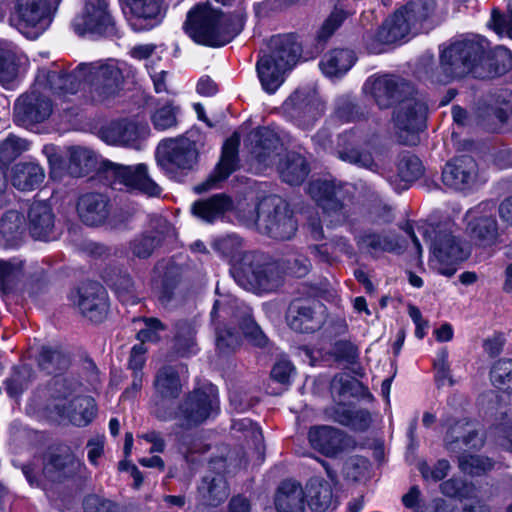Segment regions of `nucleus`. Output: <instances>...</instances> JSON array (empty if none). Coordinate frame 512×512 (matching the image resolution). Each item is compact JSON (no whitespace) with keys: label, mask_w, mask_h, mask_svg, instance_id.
<instances>
[{"label":"nucleus","mask_w":512,"mask_h":512,"mask_svg":"<svg viewBox=\"0 0 512 512\" xmlns=\"http://www.w3.org/2000/svg\"><path fill=\"white\" fill-rule=\"evenodd\" d=\"M243 28L238 14H224L209 4H198L189 11L184 24L186 33L197 43L220 47L229 43Z\"/></svg>","instance_id":"f257e3e1"},{"label":"nucleus","mask_w":512,"mask_h":512,"mask_svg":"<svg viewBox=\"0 0 512 512\" xmlns=\"http://www.w3.org/2000/svg\"><path fill=\"white\" fill-rule=\"evenodd\" d=\"M478 69L492 70L488 52L482 41L465 39L451 44L442 52L440 67L432 71L428 78L443 84L469 74L481 79Z\"/></svg>","instance_id":"f03ea898"},{"label":"nucleus","mask_w":512,"mask_h":512,"mask_svg":"<svg viewBox=\"0 0 512 512\" xmlns=\"http://www.w3.org/2000/svg\"><path fill=\"white\" fill-rule=\"evenodd\" d=\"M235 281L244 289L254 292H270L281 286L284 270L280 261L269 255L246 252L232 270Z\"/></svg>","instance_id":"7ed1b4c3"},{"label":"nucleus","mask_w":512,"mask_h":512,"mask_svg":"<svg viewBox=\"0 0 512 512\" xmlns=\"http://www.w3.org/2000/svg\"><path fill=\"white\" fill-rule=\"evenodd\" d=\"M251 214L246 225L272 239L290 240L296 234L298 223L294 213L288 203L278 196L265 197L251 210Z\"/></svg>","instance_id":"20e7f679"},{"label":"nucleus","mask_w":512,"mask_h":512,"mask_svg":"<svg viewBox=\"0 0 512 512\" xmlns=\"http://www.w3.org/2000/svg\"><path fill=\"white\" fill-rule=\"evenodd\" d=\"M218 412L217 389L212 384H205L187 393L177 408H172L171 420H176L180 428L189 430L203 424Z\"/></svg>","instance_id":"39448f33"},{"label":"nucleus","mask_w":512,"mask_h":512,"mask_svg":"<svg viewBox=\"0 0 512 512\" xmlns=\"http://www.w3.org/2000/svg\"><path fill=\"white\" fill-rule=\"evenodd\" d=\"M452 227L451 224H439L424 232L433 253L431 266L446 277L453 276L456 272L455 265L469 255L461 240L454 235Z\"/></svg>","instance_id":"423d86ee"},{"label":"nucleus","mask_w":512,"mask_h":512,"mask_svg":"<svg viewBox=\"0 0 512 512\" xmlns=\"http://www.w3.org/2000/svg\"><path fill=\"white\" fill-rule=\"evenodd\" d=\"M435 10L434 0H417L407 3L387 18L375 33L381 44H392L406 37L418 23L428 19Z\"/></svg>","instance_id":"0eeeda50"},{"label":"nucleus","mask_w":512,"mask_h":512,"mask_svg":"<svg viewBox=\"0 0 512 512\" xmlns=\"http://www.w3.org/2000/svg\"><path fill=\"white\" fill-rule=\"evenodd\" d=\"M77 72L81 74V86L87 84L92 101L98 103L115 97L124 81L121 69L113 61L81 63Z\"/></svg>","instance_id":"6e6552de"},{"label":"nucleus","mask_w":512,"mask_h":512,"mask_svg":"<svg viewBox=\"0 0 512 512\" xmlns=\"http://www.w3.org/2000/svg\"><path fill=\"white\" fill-rule=\"evenodd\" d=\"M10 24L29 39L37 38L51 22V10L45 0H15Z\"/></svg>","instance_id":"1a4fd4ad"},{"label":"nucleus","mask_w":512,"mask_h":512,"mask_svg":"<svg viewBox=\"0 0 512 512\" xmlns=\"http://www.w3.org/2000/svg\"><path fill=\"white\" fill-rule=\"evenodd\" d=\"M156 158L168 174L187 173L197 165L198 150L195 142L188 138L167 139L158 145Z\"/></svg>","instance_id":"9d476101"},{"label":"nucleus","mask_w":512,"mask_h":512,"mask_svg":"<svg viewBox=\"0 0 512 512\" xmlns=\"http://www.w3.org/2000/svg\"><path fill=\"white\" fill-rule=\"evenodd\" d=\"M364 91L380 109H388L416 94L414 86L405 79L393 75L372 76L364 84Z\"/></svg>","instance_id":"9b49d317"},{"label":"nucleus","mask_w":512,"mask_h":512,"mask_svg":"<svg viewBox=\"0 0 512 512\" xmlns=\"http://www.w3.org/2000/svg\"><path fill=\"white\" fill-rule=\"evenodd\" d=\"M72 27L80 36L86 33L112 36L117 33L108 0H86L82 13L73 19Z\"/></svg>","instance_id":"f8f14e48"},{"label":"nucleus","mask_w":512,"mask_h":512,"mask_svg":"<svg viewBox=\"0 0 512 512\" xmlns=\"http://www.w3.org/2000/svg\"><path fill=\"white\" fill-rule=\"evenodd\" d=\"M155 393L152 399L153 413L161 421L171 420L172 402L182 392V383L178 372L172 366L160 368L154 379Z\"/></svg>","instance_id":"ddd939ff"},{"label":"nucleus","mask_w":512,"mask_h":512,"mask_svg":"<svg viewBox=\"0 0 512 512\" xmlns=\"http://www.w3.org/2000/svg\"><path fill=\"white\" fill-rule=\"evenodd\" d=\"M284 114L298 126L308 128L324 112V104L316 91L297 89L283 103Z\"/></svg>","instance_id":"4468645a"},{"label":"nucleus","mask_w":512,"mask_h":512,"mask_svg":"<svg viewBox=\"0 0 512 512\" xmlns=\"http://www.w3.org/2000/svg\"><path fill=\"white\" fill-rule=\"evenodd\" d=\"M308 193L325 214L335 218L336 224H342L347 220L345 193L340 183L317 179L309 183Z\"/></svg>","instance_id":"2eb2a0df"},{"label":"nucleus","mask_w":512,"mask_h":512,"mask_svg":"<svg viewBox=\"0 0 512 512\" xmlns=\"http://www.w3.org/2000/svg\"><path fill=\"white\" fill-rule=\"evenodd\" d=\"M425 114L426 106L415 94L396 104L393 121L404 144H415V134L425 126Z\"/></svg>","instance_id":"dca6fc26"},{"label":"nucleus","mask_w":512,"mask_h":512,"mask_svg":"<svg viewBox=\"0 0 512 512\" xmlns=\"http://www.w3.org/2000/svg\"><path fill=\"white\" fill-rule=\"evenodd\" d=\"M325 306L313 299H294L288 306V326L299 333H314L325 323Z\"/></svg>","instance_id":"f3484780"},{"label":"nucleus","mask_w":512,"mask_h":512,"mask_svg":"<svg viewBox=\"0 0 512 512\" xmlns=\"http://www.w3.org/2000/svg\"><path fill=\"white\" fill-rule=\"evenodd\" d=\"M70 300L92 322H102L107 316L108 295L105 288L97 282L83 283L70 294Z\"/></svg>","instance_id":"a211bd4d"},{"label":"nucleus","mask_w":512,"mask_h":512,"mask_svg":"<svg viewBox=\"0 0 512 512\" xmlns=\"http://www.w3.org/2000/svg\"><path fill=\"white\" fill-rule=\"evenodd\" d=\"M466 218V231L472 240L482 246H489L496 242L498 222L495 216L494 203H480L467 212Z\"/></svg>","instance_id":"6ab92c4d"},{"label":"nucleus","mask_w":512,"mask_h":512,"mask_svg":"<svg viewBox=\"0 0 512 512\" xmlns=\"http://www.w3.org/2000/svg\"><path fill=\"white\" fill-rule=\"evenodd\" d=\"M512 115V92L500 90L489 102L479 104L475 110L477 126L488 132L499 131Z\"/></svg>","instance_id":"aec40b11"},{"label":"nucleus","mask_w":512,"mask_h":512,"mask_svg":"<svg viewBox=\"0 0 512 512\" xmlns=\"http://www.w3.org/2000/svg\"><path fill=\"white\" fill-rule=\"evenodd\" d=\"M53 105L48 95L32 85L30 92L20 96L14 105V119L21 126L45 121L52 113Z\"/></svg>","instance_id":"412c9836"},{"label":"nucleus","mask_w":512,"mask_h":512,"mask_svg":"<svg viewBox=\"0 0 512 512\" xmlns=\"http://www.w3.org/2000/svg\"><path fill=\"white\" fill-rule=\"evenodd\" d=\"M309 443L313 449L327 457H335L345 451L355 448V440L343 430L319 425L310 428Z\"/></svg>","instance_id":"4be33fe9"},{"label":"nucleus","mask_w":512,"mask_h":512,"mask_svg":"<svg viewBox=\"0 0 512 512\" xmlns=\"http://www.w3.org/2000/svg\"><path fill=\"white\" fill-rule=\"evenodd\" d=\"M101 138L108 144L139 148V142L149 135L146 123L127 119L109 123L100 130Z\"/></svg>","instance_id":"5701e85b"},{"label":"nucleus","mask_w":512,"mask_h":512,"mask_svg":"<svg viewBox=\"0 0 512 512\" xmlns=\"http://www.w3.org/2000/svg\"><path fill=\"white\" fill-rule=\"evenodd\" d=\"M115 178L113 188L117 184L147 194L148 196H159L162 189L148 175V169L145 164L136 166H123L115 164L109 171Z\"/></svg>","instance_id":"b1692460"},{"label":"nucleus","mask_w":512,"mask_h":512,"mask_svg":"<svg viewBox=\"0 0 512 512\" xmlns=\"http://www.w3.org/2000/svg\"><path fill=\"white\" fill-rule=\"evenodd\" d=\"M33 84L44 94L47 91L55 94H75L81 88V74L77 72V67L70 73L58 68H41Z\"/></svg>","instance_id":"393cba45"},{"label":"nucleus","mask_w":512,"mask_h":512,"mask_svg":"<svg viewBox=\"0 0 512 512\" xmlns=\"http://www.w3.org/2000/svg\"><path fill=\"white\" fill-rule=\"evenodd\" d=\"M478 174L477 163L469 155L453 158L442 171L443 183L455 190L470 189L476 182Z\"/></svg>","instance_id":"a878e982"},{"label":"nucleus","mask_w":512,"mask_h":512,"mask_svg":"<svg viewBox=\"0 0 512 512\" xmlns=\"http://www.w3.org/2000/svg\"><path fill=\"white\" fill-rule=\"evenodd\" d=\"M239 141L237 134L226 140L219 163L206 181L195 187L197 193L206 192L216 187L219 182L227 179L237 169Z\"/></svg>","instance_id":"bb28decb"},{"label":"nucleus","mask_w":512,"mask_h":512,"mask_svg":"<svg viewBox=\"0 0 512 512\" xmlns=\"http://www.w3.org/2000/svg\"><path fill=\"white\" fill-rule=\"evenodd\" d=\"M29 233L36 240L52 241L59 233L55 224V214L50 204L36 201L28 211Z\"/></svg>","instance_id":"cd10ccee"},{"label":"nucleus","mask_w":512,"mask_h":512,"mask_svg":"<svg viewBox=\"0 0 512 512\" xmlns=\"http://www.w3.org/2000/svg\"><path fill=\"white\" fill-rule=\"evenodd\" d=\"M444 443L448 451L456 453L464 448L480 449L484 440L474 423L460 419L448 426Z\"/></svg>","instance_id":"c85d7f7f"},{"label":"nucleus","mask_w":512,"mask_h":512,"mask_svg":"<svg viewBox=\"0 0 512 512\" xmlns=\"http://www.w3.org/2000/svg\"><path fill=\"white\" fill-rule=\"evenodd\" d=\"M248 140L251 154L259 165L269 167L275 162L281 141L272 129L268 127L255 129L249 134Z\"/></svg>","instance_id":"c756f323"},{"label":"nucleus","mask_w":512,"mask_h":512,"mask_svg":"<svg viewBox=\"0 0 512 512\" xmlns=\"http://www.w3.org/2000/svg\"><path fill=\"white\" fill-rule=\"evenodd\" d=\"M337 156L344 162L360 168L377 172L379 165L374 160L372 153L365 147L359 146L354 132L341 134L337 144Z\"/></svg>","instance_id":"7c9ffc66"},{"label":"nucleus","mask_w":512,"mask_h":512,"mask_svg":"<svg viewBox=\"0 0 512 512\" xmlns=\"http://www.w3.org/2000/svg\"><path fill=\"white\" fill-rule=\"evenodd\" d=\"M53 410L78 427L87 426L97 415V405L91 396L78 395L69 403H55Z\"/></svg>","instance_id":"2f4dec72"},{"label":"nucleus","mask_w":512,"mask_h":512,"mask_svg":"<svg viewBox=\"0 0 512 512\" xmlns=\"http://www.w3.org/2000/svg\"><path fill=\"white\" fill-rule=\"evenodd\" d=\"M169 228V223L165 219H153L151 221V230L135 236L130 241L129 249L131 253L140 259L149 258L155 249L161 246Z\"/></svg>","instance_id":"473e14b6"},{"label":"nucleus","mask_w":512,"mask_h":512,"mask_svg":"<svg viewBox=\"0 0 512 512\" xmlns=\"http://www.w3.org/2000/svg\"><path fill=\"white\" fill-rule=\"evenodd\" d=\"M111 210L110 201L101 193H86L79 197L77 212L80 219L89 226L103 224Z\"/></svg>","instance_id":"72a5a7b5"},{"label":"nucleus","mask_w":512,"mask_h":512,"mask_svg":"<svg viewBox=\"0 0 512 512\" xmlns=\"http://www.w3.org/2000/svg\"><path fill=\"white\" fill-rule=\"evenodd\" d=\"M356 244L359 250L377 255L383 252H402L406 247V242L397 237L388 234H381L371 229H365L355 236Z\"/></svg>","instance_id":"f704fd0d"},{"label":"nucleus","mask_w":512,"mask_h":512,"mask_svg":"<svg viewBox=\"0 0 512 512\" xmlns=\"http://www.w3.org/2000/svg\"><path fill=\"white\" fill-rule=\"evenodd\" d=\"M163 0H123L124 12L135 31L147 30L161 11Z\"/></svg>","instance_id":"c9c22d12"},{"label":"nucleus","mask_w":512,"mask_h":512,"mask_svg":"<svg viewBox=\"0 0 512 512\" xmlns=\"http://www.w3.org/2000/svg\"><path fill=\"white\" fill-rule=\"evenodd\" d=\"M302 53V46L293 33L274 35L268 42V53L275 61L292 69Z\"/></svg>","instance_id":"e433bc0d"},{"label":"nucleus","mask_w":512,"mask_h":512,"mask_svg":"<svg viewBox=\"0 0 512 512\" xmlns=\"http://www.w3.org/2000/svg\"><path fill=\"white\" fill-rule=\"evenodd\" d=\"M291 69L269 54L259 57L256 63V71L262 88L269 94L274 93L284 82L286 72Z\"/></svg>","instance_id":"4c0bfd02"},{"label":"nucleus","mask_w":512,"mask_h":512,"mask_svg":"<svg viewBox=\"0 0 512 512\" xmlns=\"http://www.w3.org/2000/svg\"><path fill=\"white\" fill-rule=\"evenodd\" d=\"M233 206L232 199L224 194H215L206 199L195 201L191 206L192 214L207 223H213L224 214L231 210Z\"/></svg>","instance_id":"58836bf2"},{"label":"nucleus","mask_w":512,"mask_h":512,"mask_svg":"<svg viewBox=\"0 0 512 512\" xmlns=\"http://www.w3.org/2000/svg\"><path fill=\"white\" fill-rule=\"evenodd\" d=\"M26 235V217L17 210H8L0 218V237L5 247L14 248L23 243Z\"/></svg>","instance_id":"ea45409f"},{"label":"nucleus","mask_w":512,"mask_h":512,"mask_svg":"<svg viewBox=\"0 0 512 512\" xmlns=\"http://www.w3.org/2000/svg\"><path fill=\"white\" fill-rule=\"evenodd\" d=\"M26 60L17 46L0 39V83L10 85L18 77L20 67Z\"/></svg>","instance_id":"a19ab883"},{"label":"nucleus","mask_w":512,"mask_h":512,"mask_svg":"<svg viewBox=\"0 0 512 512\" xmlns=\"http://www.w3.org/2000/svg\"><path fill=\"white\" fill-rule=\"evenodd\" d=\"M277 512H304V491L295 481H283L277 489L275 500Z\"/></svg>","instance_id":"79ce46f5"},{"label":"nucleus","mask_w":512,"mask_h":512,"mask_svg":"<svg viewBox=\"0 0 512 512\" xmlns=\"http://www.w3.org/2000/svg\"><path fill=\"white\" fill-rule=\"evenodd\" d=\"M228 496L227 482L220 474L204 476L197 489V500L213 507L222 504Z\"/></svg>","instance_id":"37998d69"},{"label":"nucleus","mask_w":512,"mask_h":512,"mask_svg":"<svg viewBox=\"0 0 512 512\" xmlns=\"http://www.w3.org/2000/svg\"><path fill=\"white\" fill-rule=\"evenodd\" d=\"M81 467V462L68 451L61 454H50L43 471L52 481H61L64 478L76 474Z\"/></svg>","instance_id":"c03bdc74"},{"label":"nucleus","mask_w":512,"mask_h":512,"mask_svg":"<svg viewBox=\"0 0 512 512\" xmlns=\"http://www.w3.org/2000/svg\"><path fill=\"white\" fill-rule=\"evenodd\" d=\"M44 178V169L34 162H20L12 168V185L20 191H32L38 188Z\"/></svg>","instance_id":"a18cd8bd"},{"label":"nucleus","mask_w":512,"mask_h":512,"mask_svg":"<svg viewBox=\"0 0 512 512\" xmlns=\"http://www.w3.org/2000/svg\"><path fill=\"white\" fill-rule=\"evenodd\" d=\"M308 504L314 512H325L337 506L332 486L321 478H312L307 484Z\"/></svg>","instance_id":"49530a36"},{"label":"nucleus","mask_w":512,"mask_h":512,"mask_svg":"<svg viewBox=\"0 0 512 512\" xmlns=\"http://www.w3.org/2000/svg\"><path fill=\"white\" fill-rule=\"evenodd\" d=\"M278 172L284 182L290 185H299L308 176L309 166L300 154L288 153L280 160Z\"/></svg>","instance_id":"de8ad7c7"},{"label":"nucleus","mask_w":512,"mask_h":512,"mask_svg":"<svg viewBox=\"0 0 512 512\" xmlns=\"http://www.w3.org/2000/svg\"><path fill=\"white\" fill-rule=\"evenodd\" d=\"M23 277V260L19 258L0 259V292L3 296L14 293Z\"/></svg>","instance_id":"09e8293b"},{"label":"nucleus","mask_w":512,"mask_h":512,"mask_svg":"<svg viewBox=\"0 0 512 512\" xmlns=\"http://www.w3.org/2000/svg\"><path fill=\"white\" fill-rule=\"evenodd\" d=\"M356 56L349 49H334L327 53L320 62V67L327 76L345 74L355 63Z\"/></svg>","instance_id":"8fccbe9b"},{"label":"nucleus","mask_w":512,"mask_h":512,"mask_svg":"<svg viewBox=\"0 0 512 512\" xmlns=\"http://www.w3.org/2000/svg\"><path fill=\"white\" fill-rule=\"evenodd\" d=\"M38 364L41 370L57 377L70 366V356L59 347L44 346L39 354Z\"/></svg>","instance_id":"3c124183"},{"label":"nucleus","mask_w":512,"mask_h":512,"mask_svg":"<svg viewBox=\"0 0 512 512\" xmlns=\"http://www.w3.org/2000/svg\"><path fill=\"white\" fill-rule=\"evenodd\" d=\"M68 173L73 177L88 174L97 163L95 153L85 147L73 146L68 148Z\"/></svg>","instance_id":"603ef678"},{"label":"nucleus","mask_w":512,"mask_h":512,"mask_svg":"<svg viewBox=\"0 0 512 512\" xmlns=\"http://www.w3.org/2000/svg\"><path fill=\"white\" fill-rule=\"evenodd\" d=\"M331 392L341 399L370 396L368 389L347 373L336 374L331 381Z\"/></svg>","instance_id":"864d4df0"},{"label":"nucleus","mask_w":512,"mask_h":512,"mask_svg":"<svg viewBox=\"0 0 512 512\" xmlns=\"http://www.w3.org/2000/svg\"><path fill=\"white\" fill-rule=\"evenodd\" d=\"M174 345L176 353L181 356H189L196 352L195 328L189 321L179 320L174 325Z\"/></svg>","instance_id":"5fc2aeb1"},{"label":"nucleus","mask_w":512,"mask_h":512,"mask_svg":"<svg viewBox=\"0 0 512 512\" xmlns=\"http://www.w3.org/2000/svg\"><path fill=\"white\" fill-rule=\"evenodd\" d=\"M82 384L73 376H57L53 379L50 393L53 402L50 404L51 409L55 403H69V401L78 396L81 391Z\"/></svg>","instance_id":"6e6d98bb"},{"label":"nucleus","mask_w":512,"mask_h":512,"mask_svg":"<svg viewBox=\"0 0 512 512\" xmlns=\"http://www.w3.org/2000/svg\"><path fill=\"white\" fill-rule=\"evenodd\" d=\"M488 52V60H490L492 70L478 69L481 79H491L501 76L512 69V54L504 47H497L493 51Z\"/></svg>","instance_id":"4d7b16f0"},{"label":"nucleus","mask_w":512,"mask_h":512,"mask_svg":"<svg viewBox=\"0 0 512 512\" xmlns=\"http://www.w3.org/2000/svg\"><path fill=\"white\" fill-rule=\"evenodd\" d=\"M495 461L484 455L463 454L458 457L459 469L471 476H481L494 469Z\"/></svg>","instance_id":"13d9d810"},{"label":"nucleus","mask_w":512,"mask_h":512,"mask_svg":"<svg viewBox=\"0 0 512 512\" xmlns=\"http://www.w3.org/2000/svg\"><path fill=\"white\" fill-rule=\"evenodd\" d=\"M397 172L402 181L413 182L423 174V165L417 156L403 152L398 156Z\"/></svg>","instance_id":"bf43d9fd"},{"label":"nucleus","mask_w":512,"mask_h":512,"mask_svg":"<svg viewBox=\"0 0 512 512\" xmlns=\"http://www.w3.org/2000/svg\"><path fill=\"white\" fill-rule=\"evenodd\" d=\"M347 18V13L343 9L335 8L328 18L323 22L317 32L316 42L318 48L323 49L327 41L334 32L343 24Z\"/></svg>","instance_id":"052dcab7"},{"label":"nucleus","mask_w":512,"mask_h":512,"mask_svg":"<svg viewBox=\"0 0 512 512\" xmlns=\"http://www.w3.org/2000/svg\"><path fill=\"white\" fill-rule=\"evenodd\" d=\"M493 384L501 389L512 393V359H499L490 371Z\"/></svg>","instance_id":"680f3d73"},{"label":"nucleus","mask_w":512,"mask_h":512,"mask_svg":"<svg viewBox=\"0 0 512 512\" xmlns=\"http://www.w3.org/2000/svg\"><path fill=\"white\" fill-rule=\"evenodd\" d=\"M32 378V370L27 365H21L14 369L12 375L5 381V389L10 397H18Z\"/></svg>","instance_id":"e2e57ef3"},{"label":"nucleus","mask_w":512,"mask_h":512,"mask_svg":"<svg viewBox=\"0 0 512 512\" xmlns=\"http://www.w3.org/2000/svg\"><path fill=\"white\" fill-rule=\"evenodd\" d=\"M239 325L245 339L252 345L257 347L266 346L268 343V338L251 317L249 311L245 310L243 312V317Z\"/></svg>","instance_id":"0e129e2a"},{"label":"nucleus","mask_w":512,"mask_h":512,"mask_svg":"<svg viewBox=\"0 0 512 512\" xmlns=\"http://www.w3.org/2000/svg\"><path fill=\"white\" fill-rule=\"evenodd\" d=\"M27 149L28 143L25 140L9 135L0 143V161L4 165H8Z\"/></svg>","instance_id":"69168bd1"},{"label":"nucleus","mask_w":512,"mask_h":512,"mask_svg":"<svg viewBox=\"0 0 512 512\" xmlns=\"http://www.w3.org/2000/svg\"><path fill=\"white\" fill-rule=\"evenodd\" d=\"M440 490L447 497L461 500L471 497L473 486L461 478L452 477L441 483Z\"/></svg>","instance_id":"338daca9"},{"label":"nucleus","mask_w":512,"mask_h":512,"mask_svg":"<svg viewBox=\"0 0 512 512\" xmlns=\"http://www.w3.org/2000/svg\"><path fill=\"white\" fill-rule=\"evenodd\" d=\"M178 107L170 103L157 108L151 116V121L157 130H166L177 125Z\"/></svg>","instance_id":"774afa93"}]
</instances>
